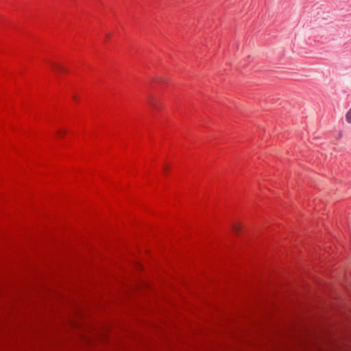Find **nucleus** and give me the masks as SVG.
Masks as SVG:
<instances>
[{"label":"nucleus","instance_id":"obj_1","mask_svg":"<svg viewBox=\"0 0 351 351\" xmlns=\"http://www.w3.org/2000/svg\"><path fill=\"white\" fill-rule=\"evenodd\" d=\"M346 119L348 123H351V108L346 113Z\"/></svg>","mask_w":351,"mask_h":351}]
</instances>
